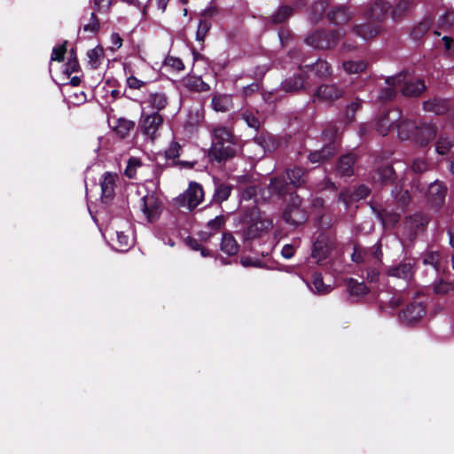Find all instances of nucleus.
I'll return each instance as SVG.
<instances>
[{"mask_svg":"<svg viewBox=\"0 0 454 454\" xmlns=\"http://www.w3.org/2000/svg\"><path fill=\"white\" fill-rule=\"evenodd\" d=\"M387 88L384 90L380 98L384 100L393 98L397 90L405 96L416 97L426 90L425 83L420 79L412 77L408 73H401L386 80Z\"/></svg>","mask_w":454,"mask_h":454,"instance_id":"1","label":"nucleus"},{"mask_svg":"<svg viewBox=\"0 0 454 454\" xmlns=\"http://www.w3.org/2000/svg\"><path fill=\"white\" fill-rule=\"evenodd\" d=\"M211 133L212 145L209 150L211 160L221 162L236 155L238 148L234 142V137L229 129L218 126L214 128Z\"/></svg>","mask_w":454,"mask_h":454,"instance_id":"2","label":"nucleus"},{"mask_svg":"<svg viewBox=\"0 0 454 454\" xmlns=\"http://www.w3.org/2000/svg\"><path fill=\"white\" fill-rule=\"evenodd\" d=\"M287 176L290 184H287L284 179L273 178L269 185L270 192L276 195H283L289 190V185L294 187L300 186L305 182V172L301 168H294L287 171Z\"/></svg>","mask_w":454,"mask_h":454,"instance_id":"3","label":"nucleus"},{"mask_svg":"<svg viewBox=\"0 0 454 454\" xmlns=\"http://www.w3.org/2000/svg\"><path fill=\"white\" fill-rule=\"evenodd\" d=\"M162 123L163 117L160 114L141 111L139 129L150 142H153L159 137V129Z\"/></svg>","mask_w":454,"mask_h":454,"instance_id":"4","label":"nucleus"},{"mask_svg":"<svg viewBox=\"0 0 454 454\" xmlns=\"http://www.w3.org/2000/svg\"><path fill=\"white\" fill-rule=\"evenodd\" d=\"M301 200L298 195L291 194L290 203L283 213L284 220L293 225H299L306 222L307 212L301 207Z\"/></svg>","mask_w":454,"mask_h":454,"instance_id":"5","label":"nucleus"},{"mask_svg":"<svg viewBox=\"0 0 454 454\" xmlns=\"http://www.w3.org/2000/svg\"><path fill=\"white\" fill-rule=\"evenodd\" d=\"M204 198L202 186L196 183L191 182L186 191L177 199L180 206L187 207L189 210L198 207Z\"/></svg>","mask_w":454,"mask_h":454,"instance_id":"6","label":"nucleus"},{"mask_svg":"<svg viewBox=\"0 0 454 454\" xmlns=\"http://www.w3.org/2000/svg\"><path fill=\"white\" fill-rule=\"evenodd\" d=\"M324 141L328 143L319 151H315L309 153V160L311 163L324 162L330 156L333 155L336 152V145L333 142V137L336 136V131L326 129L322 134Z\"/></svg>","mask_w":454,"mask_h":454,"instance_id":"7","label":"nucleus"},{"mask_svg":"<svg viewBox=\"0 0 454 454\" xmlns=\"http://www.w3.org/2000/svg\"><path fill=\"white\" fill-rule=\"evenodd\" d=\"M340 38L339 31H333L328 34L324 32H314L306 38V43L313 48H332L336 45Z\"/></svg>","mask_w":454,"mask_h":454,"instance_id":"8","label":"nucleus"},{"mask_svg":"<svg viewBox=\"0 0 454 454\" xmlns=\"http://www.w3.org/2000/svg\"><path fill=\"white\" fill-rule=\"evenodd\" d=\"M168 104L166 93L162 91L149 92L141 103V111L160 114Z\"/></svg>","mask_w":454,"mask_h":454,"instance_id":"9","label":"nucleus"},{"mask_svg":"<svg viewBox=\"0 0 454 454\" xmlns=\"http://www.w3.org/2000/svg\"><path fill=\"white\" fill-rule=\"evenodd\" d=\"M140 208L149 222L157 220L160 215L161 207L154 194H146L140 200Z\"/></svg>","mask_w":454,"mask_h":454,"instance_id":"10","label":"nucleus"},{"mask_svg":"<svg viewBox=\"0 0 454 454\" xmlns=\"http://www.w3.org/2000/svg\"><path fill=\"white\" fill-rule=\"evenodd\" d=\"M272 221L264 215H260L258 218L247 228L244 231L246 239H254L261 237L272 227Z\"/></svg>","mask_w":454,"mask_h":454,"instance_id":"11","label":"nucleus"},{"mask_svg":"<svg viewBox=\"0 0 454 454\" xmlns=\"http://www.w3.org/2000/svg\"><path fill=\"white\" fill-rule=\"evenodd\" d=\"M119 176L114 172H105L100 179L101 193L104 199H112L114 196Z\"/></svg>","mask_w":454,"mask_h":454,"instance_id":"12","label":"nucleus"},{"mask_svg":"<svg viewBox=\"0 0 454 454\" xmlns=\"http://www.w3.org/2000/svg\"><path fill=\"white\" fill-rule=\"evenodd\" d=\"M435 134L436 131L432 125L415 126L413 142L419 146H424L434 138Z\"/></svg>","mask_w":454,"mask_h":454,"instance_id":"13","label":"nucleus"},{"mask_svg":"<svg viewBox=\"0 0 454 454\" xmlns=\"http://www.w3.org/2000/svg\"><path fill=\"white\" fill-rule=\"evenodd\" d=\"M401 118V113L398 109H393L386 113L379 121L377 131L385 136L387 130Z\"/></svg>","mask_w":454,"mask_h":454,"instance_id":"14","label":"nucleus"},{"mask_svg":"<svg viewBox=\"0 0 454 454\" xmlns=\"http://www.w3.org/2000/svg\"><path fill=\"white\" fill-rule=\"evenodd\" d=\"M426 313L425 307L422 303H415L408 306L402 313V318L407 324H413Z\"/></svg>","mask_w":454,"mask_h":454,"instance_id":"15","label":"nucleus"},{"mask_svg":"<svg viewBox=\"0 0 454 454\" xmlns=\"http://www.w3.org/2000/svg\"><path fill=\"white\" fill-rule=\"evenodd\" d=\"M182 83L187 90L194 92H204L210 90V86L197 75L188 74L183 78Z\"/></svg>","mask_w":454,"mask_h":454,"instance_id":"16","label":"nucleus"},{"mask_svg":"<svg viewBox=\"0 0 454 454\" xmlns=\"http://www.w3.org/2000/svg\"><path fill=\"white\" fill-rule=\"evenodd\" d=\"M342 92L335 84H325L317 89L316 97L324 101H332L339 98Z\"/></svg>","mask_w":454,"mask_h":454,"instance_id":"17","label":"nucleus"},{"mask_svg":"<svg viewBox=\"0 0 454 454\" xmlns=\"http://www.w3.org/2000/svg\"><path fill=\"white\" fill-rule=\"evenodd\" d=\"M414 264L411 262H401L400 264L391 267L388 270V275L391 277L411 279L414 272Z\"/></svg>","mask_w":454,"mask_h":454,"instance_id":"18","label":"nucleus"},{"mask_svg":"<svg viewBox=\"0 0 454 454\" xmlns=\"http://www.w3.org/2000/svg\"><path fill=\"white\" fill-rule=\"evenodd\" d=\"M181 150V145L177 142L172 141L165 151V157L167 160L170 161V163L174 165L180 163L184 166L192 168L193 166V163H190L187 161H178Z\"/></svg>","mask_w":454,"mask_h":454,"instance_id":"19","label":"nucleus"},{"mask_svg":"<svg viewBox=\"0 0 454 454\" xmlns=\"http://www.w3.org/2000/svg\"><path fill=\"white\" fill-rule=\"evenodd\" d=\"M355 163V156L347 154L342 156L338 162L336 171L340 176H350L353 175V166Z\"/></svg>","mask_w":454,"mask_h":454,"instance_id":"20","label":"nucleus"},{"mask_svg":"<svg viewBox=\"0 0 454 454\" xmlns=\"http://www.w3.org/2000/svg\"><path fill=\"white\" fill-rule=\"evenodd\" d=\"M232 97L228 94L215 95L211 106L216 112H227L232 107Z\"/></svg>","mask_w":454,"mask_h":454,"instance_id":"21","label":"nucleus"},{"mask_svg":"<svg viewBox=\"0 0 454 454\" xmlns=\"http://www.w3.org/2000/svg\"><path fill=\"white\" fill-rule=\"evenodd\" d=\"M427 223V219L420 214H416L405 221L404 228L408 229L409 236H413Z\"/></svg>","mask_w":454,"mask_h":454,"instance_id":"22","label":"nucleus"},{"mask_svg":"<svg viewBox=\"0 0 454 454\" xmlns=\"http://www.w3.org/2000/svg\"><path fill=\"white\" fill-rule=\"evenodd\" d=\"M239 246L232 234L225 232L221 241V250L228 255H234L239 252Z\"/></svg>","mask_w":454,"mask_h":454,"instance_id":"23","label":"nucleus"},{"mask_svg":"<svg viewBox=\"0 0 454 454\" xmlns=\"http://www.w3.org/2000/svg\"><path fill=\"white\" fill-rule=\"evenodd\" d=\"M307 286L313 293L317 294H325L333 290L331 285L324 284L323 277L320 273L313 274L311 285L307 283Z\"/></svg>","mask_w":454,"mask_h":454,"instance_id":"24","label":"nucleus"},{"mask_svg":"<svg viewBox=\"0 0 454 454\" xmlns=\"http://www.w3.org/2000/svg\"><path fill=\"white\" fill-rule=\"evenodd\" d=\"M415 126L413 122L407 120L396 124L398 137L401 140H411L413 142Z\"/></svg>","mask_w":454,"mask_h":454,"instance_id":"25","label":"nucleus"},{"mask_svg":"<svg viewBox=\"0 0 454 454\" xmlns=\"http://www.w3.org/2000/svg\"><path fill=\"white\" fill-rule=\"evenodd\" d=\"M423 107L427 112H431L435 114H442L448 109V103L443 99L434 98L424 102Z\"/></svg>","mask_w":454,"mask_h":454,"instance_id":"26","label":"nucleus"},{"mask_svg":"<svg viewBox=\"0 0 454 454\" xmlns=\"http://www.w3.org/2000/svg\"><path fill=\"white\" fill-rule=\"evenodd\" d=\"M381 30V27L375 23H366L356 27V33L364 39L375 36Z\"/></svg>","mask_w":454,"mask_h":454,"instance_id":"27","label":"nucleus"},{"mask_svg":"<svg viewBox=\"0 0 454 454\" xmlns=\"http://www.w3.org/2000/svg\"><path fill=\"white\" fill-rule=\"evenodd\" d=\"M328 19L332 23L340 25L350 20V13L346 7L341 6L333 10L328 14Z\"/></svg>","mask_w":454,"mask_h":454,"instance_id":"28","label":"nucleus"},{"mask_svg":"<svg viewBox=\"0 0 454 454\" xmlns=\"http://www.w3.org/2000/svg\"><path fill=\"white\" fill-rule=\"evenodd\" d=\"M330 252V247L325 240L317 239L312 249V257L317 260V262L325 260Z\"/></svg>","mask_w":454,"mask_h":454,"instance_id":"29","label":"nucleus"},{"mask_svg":"<svg viewBox=\"0 0 454 454\" xmlns=\"http://www.w3.org/2000/svg\"><path fill=\"white\" fill-rule=\"evenodd\" d=\"M369 192L370 191L367 186L360 185L352 195L348 194V192H341L340 195V200L348 206L353 199L358 200L367 197Z\"/></svg>","mask_w":454,"mask_h":454,"instance_id":"30","label":"nucleus"},{"mask_svg":"<svg viewBox=\"0 0 454 454\" xmlns=\"http://www.w3.org/2000/svg\"><path fill=\"white\" fill-rule=\"evenodd\" d=\"M135 123L124 118L116 120V123L113 126L114 132L121 138L126 137L130 130L134 128Z\"/></svg>","mask_w":454,"mask_h":454,"instance_id":"31","label":"nucleus"},{"mask_svg":"<svg viewBox=\"0 0 454 454\" xmlns=\"http://www.w3.org/2000/svg\"><path fill=\"white\" fill-rule=\"evenodd\" d=\"M304 86V78L301 74H299L298 76L290 77L288 79H286L282 82V88L285 91L287 92H294L296 91Z\"/></svg>","mask_w":454,"mask_h":454,"instance_id":"32","label":"nucleus"},{"mask_svg":"<svg viewBox=\"0 0 454 454\" xmlns=\"http://www.w3.org/2000/svg\"><path fill=\"white\" fill-rule=\"evenodd\" d=\"M88 56V64L91 68L97 69L104 58V51L100 46H97L91 50H90L87 53Z\"/></svg>","mask_w":454,"mask_h":454,"instance_id":"33","label":"nucleus"},{"mask_svg":"<svg viewBox=\"0 0 454 454\" xmlns=\"http://www.w3.org/2000/svg\"><path fill=\"white\" fill-rule=\"evenodd\" d=\"M231 193V185L224 184H216L213 200L214 201L217 203H222L228 200Z\"/></svg>","mask_w":454,"mask_h":454,"instance_id":"34","label":"nucleus"},{"mask_svg":"<svg viewBox=\"0 0 454 454\" xmlns=\"http://www.w3.org/2000/svg\"><path fill=\"white\" fill-rule=\"evenodd\" d=\"M394 175V169L391 166L386 165L379 168L373 175L372 179L374 182L387 183L391 180Z\"/></svg>","mask_w":454,"mask_h":454,"instance_id":"35","label":"nucleus"},{"mask_svg":"<svg viewBox=\"0 0 454 454\" xmlns=\"http://www.w3.org/2000/svg\"><path fill=\"white\" fill-rule=\"evenodd\" d=\"M342 67L347 74H359L365 70L366 63L363 60L345 61L342 63Z\"/></svg>","mask_w":454,"mask_h":454,"instance_id":"36","label":"nucleus"},{"mask_svg":"<svg viewBox=\"0 0 454 454\" xmlns=\"http://www.w3.org/2000/svg\"><path fill=\"white\" fill-rule=\"evenodd\" d=\"M348 291L350 295L362 296L367 294L368 290L364 283L358 282L353 278L348 281Z\"/></svg>","mask_w":454,"mask_h":454,"instance_id":"37","label":"nucleus"},{"mask_svg":"<svg viewBox=\"0 0 454 454\" xmlns=\"http://www.w3.org/2000/svg\"><path fill=\"white\" fill-rule=\"evenodd\" d=\"M311 70L321 77H326L331 74L329 64L325 60L322 59H318L311 66Z\"/></svg>","mask_w":454,"mask_h":454,"instance_id":"38","label":"nucleus"},{"mask_svg":"<svg viewBox=\"0 0 454 454\" xmlns=\"http://www.w3.org/2000/svg\"><path fill=\"white\" fill-rule=\"evenodd\" d=\"M389 8L387 3L379 2L376 3L370 10L368 14L369 18L379 20Z\"/></svg>","mask_w":454,"mask_h":454,"instance_id":"39","label":"nucleus"},{"mask_svg":"<svg viewBox=\"0 0 454 454\" xmlns=\"http://www.w3.org/2000/svg\"><path fill=\"white\" fill-rule=\"evenodd\" d=\"M163 65L165 67H168L173 71H182L184 69V65L181 59L173 57V56H168L164 59Z\"/></svg>","mask_w":454,"mask_h":454,"instance_id":"40","label":"nucleus"},{"mask_svg":"<svg viewBox=\"0 0 454 454\" xmlns=\"http://www.w3.org/2000/svg\"><path fill=\"white\" fill-rule=\"evenodd\" d=\"M142 165L141 160L137 158H130L127 163L124 174L127 177L132 179L136 177L137 169Z\"/></svg>","mask_w":454,"mask_h":454,"instance_id":"41","label":"nucleus"},{"mask_svg":"<svg viewBox=\"0 0 454 454\" xmlns=\"http://www.w3.org/2000/svg\"><path fill=\"white\" fill-rule=\"evenodd\" d=\"M429 196L436 200H442L445 196V190L441 183L434 182L429 186Z\"/></svg>","mask_w":454,"mask_h":454,"instance_id":"42","label":"nucleus"},{"mask_svg":"<svg viewBox=\"0 0 454 454\" xmlns=\"http://www.w3.org/2000/svg\"><path fill=\"white\" fill-rule=\"evenodd\" d=\"M115 236H116V241H117V249L121 250V251H126L130 244H131V239L129 238V236L126 233H124V231H115Z\"/></svg>","mask_w":454,"mask_h":454,"instance_id":"43","label":"nucleus"},{"mask_svg":"<svg viewBox=\"0 0 454 454\" xmlns=\"http://www.w3.org/2000/svg\"><path fill=\"white\" fill-rule=\"evenodd\" d=\"M380 217L385 228L393 227L399 221V215L394 212L384 211Z\"/></svg>","mask_w":454,"mask_h":454,"instance_id":"44","label":"nucleus"},{"mask_svg":"<svg viewBox=\"0 0 454 454\" xmlns=\"http://www.w3.org/2000/svg\"><path fill=\"white\" fill-rule=\"evenodd\" d=\"M292 8L288 6L280 7L278 12L272 16V20L275 23H281L285 21L292 14Z\"/></svg>","mask_w":454,"mask_h":454,"instance_id":"45","label":"nucleus"},{"mask_svg":"<svg viewBox=\"0 0 454 454\" xmlns=\"http://www.w3.org/2000/svg\"><path fill=\"white\" fill-rule=\"evenodd\" d=\"M452 146V142L447 137H440L436 143V152L439 154H445Z\"/></svg>","mask_w":454,"mask_h":454,"instance_id":"46","label":"nucleus"},{"mask_svg":"<svg viewBox=\"0 0 454 454\" xmlns=\"http://www.w3.org/2000/svg\"><path fill=\"white\" fill-rule=\"evenodd\" d=\"M242 119L246 121L248 127L254 129H258L260 128V121L254 113L245 111L242 114Z\"/></svg>","mask_w":454,"mask_h":454,"instance_id":"47","label":"nucleus"},{"mask_svg":"<svg viewBox=\"0 0 454 454\" xmlns=\"http://www.w3.org/2000/svg\"><path fill=\"white\" fill-rule=\"evenodd\" d=\"M440 260V254L437 252L428 253L423 259L425 264H430L437 270Z\"/></svg>","mask_w":454,"mask_h":454,"instance_id":"48","label":"nucleus"},{"mask_svg":"<svg viewBox=\"0 0 454 454\" xmlns=\"http://www.w3.org/2000/svg\"><path fill=\"white\" fill-rule=\"evenodd\" d=\"M225 223V219L223 215H217L214 219L210 220L207 223V227L213 231H217L220 230Z\"/></svg>","mask_w":454,"mask_h":454,"instance_id":"49","label":"nucleus"},{"mask_svg":"<svg viewBox=\"0 0 454 454\" xmlns=\"http://www.w3.org/2000/svg\"><path fill=\"white\" fill-rule=\"evenodd\" d=\"M66 52V44L59 45L54 47L52 50L51 60L61 61L63 60L64 54Z\"/></svg>","mask_w":454,"mask_h":454,"instance_id":"50","label":"nucleus"},{"mask_svg":"<svg viewBox=\"0 0 454 454\" xmlns=\"http://www.w3.org/2000/svg\"><path fill=\"white\" fill-rule=\"evenodd\" d=\"M454 25V12H448L440 19L441 27H448Z\"/></svg>","mask_w":454,"mask_h":454,"instance_id":"51","label":"nucleus"},{"mask_svg":"<svg viewBox=\"0 0 454 454\" xmlns=\"http://www.w3.org/2000/svg\"><path fill=\"white\" fill-rule=\"evenodd\" d=\"M208 30V26L206 22L204 21H200L199 22V25H198V29H197V32H196V39L197 41H203L204 38H205V35L207 34Z\"/></svg>","mask_w":454,"mask_h":454,"instance_id":"52","label":"nucleus"},{"mask_svg":"<svg viewBox=\"0 0 454 454\" xmlns=\"http://www.w3.org/2000/svg\"><path fill=\"white\" fill-rule=\"evenodd\" d=\"M127 85L130 89L139 90L145 85V82L131 75L127 78Z\"/></svg>","mask_w":454,"mask_h":454,"instance_id":"53","label":"nucleus"},{"mask_svg":"<svg viewBox=\"0 0 454 454\" xmlns=\"http://www.w3.org/2000/svg\"><path fill=\"white\" fill-rule=\"evenodd\" d=\"M94 7L98 12L107 11L111 5L112 0H92Z\"/></svg>","mask_w":454,"mask_h":454,"instance_id":"54","label":"nucleus"},{"mask_svg":"<svg viewBox=\"0 0 454 454\" xmlns=\"http://www.w3.org/2000/svg\"><path fill=\"white\" fill-rule=\"evenodd\" d=\"M412 169L414 172L422 173L427 168V163L422 159H417L413 161Z\"/></svg>","mask_w":454,"mask_h":454,"instance_id":"55","label":"nucleus"},{"mask_svg":"<svg viewBox=\"0 0 454 454\" xmlns=\"http://www.w3.org/2000/svg\"><path fill=\"white\" fill-rule=\"evenodd\" d=\"M98 27H99V22L96 19L94 12H92L91 13V20L89 24H87L83 27V30L94 33V32L98 31Z\"/></svg>","mask_w":454,"mask_h":454,"instance_id":"56","label":"nucleus"},{"mask_svg":"<svg viewBox=\"0 0 454 454\" xmlns=\"http://www.w3.org/2000/svg\"><path fill=\"white\" fill-rule=\"evenodd\" d=\"M359 107H360V102H358V101L352 102L351 104H349L348 106V108H347V118H348V121H353L354 114H355L356 111L357 109H359Z\"/></svg>","mask_w":454,"mask_h":454,"instance_id":"57","label":"nucleus"},{"mask_svg":"<svg viewBox=\"0 0 454 454\" xmlns=\"http://www.w3.org/2000/svg\"><path fill=\"white\" fill-rule=\"evenodd\" d=\"M187 244L188 246L193 249V250H200V254L203 257H206L208 255V252L204 249L199 243L197 240L193 239H187Z\"/></svg>","mask_w":454,"mask_h":454,"instance_id":"58","label":"nucleus"},{"mask_svg":"<svg viewBox=\"0 0 454 454\" xmlns=\"http://www.w3.org/2000/svg\"><path fill=\"white\" fill-rule=\"evenodd\" d=\"M240 262L244 267H262L259 260L251 257H242Z\"/></svg>","mask_w":454,"mask_h":454,"instance_id":"59","label":"nucleus"},{"mask_svg":"<svg viewBox=\"0 0 454 454\" xmlns=\"http://www.w3.org/2000/svg\"><path fill=\"white\" fill-rule=\"evenodd\" d=\"M295 253V247L291 244H286L283 247L281 250V254L286 259H290L294 256Z\"/></svg>","mask_w":454,"mask_h":454,"instance_id":"60","label":"nucleus"},{"mask_svg":"<svg viewBox=\"0 0 454 454\" xmlns=\"http://www.w3.org/2000/svg\"><path fill=\"white\" fill-rule=\"evenodd\" d=\"M110 42L114 50L120 49L122 45V39L118 33H113L110 36Z\"/></svg>","mask_w":454,"mask_h":454,"instance_id":"61","label":"nucleus"},{"mask_svg":"<svg viewBox=\"0 0 454 454\" xmlns=\"http://www.w3.org/2000/svg\"><path fill=\"white\" fill-rule=\"evenodd\" d=\"M259 90V84L257 82H253L247 86L243 87V94L247 96L250 95Z\"/></svg>","mask_w":454,"mask_h":454,"instance_id":"62","label":"nucleus"},{"mask_svg":"<svg viewBox=\"0 0 454 454\" xmlns=\"http://www.w3.org/2000/svg\"><path fill=\"white\" fill-rule=\"evenodd\" d=\"M442 41L445 44V49L454 55V39H450L448 36H443Z\"/></svg>","mask_w":454,"mask_h":454,"instance_id":"63","label":"nucleus"},{"mask_svg":"<svg viewBox=\"0 0 454 454\" xmlns=\"http://www.w3.org/2000/svg\"><path fill=\"white\" fill-rule=\"evenodd\" d=\"M78 70V63L76 59L69 60L67 66L66 72L68 74L76 72Z\"/></svg>","mask_w":454,"mask_h":454,"instance_id":"64","label":"nucleus"}]
</instances>
